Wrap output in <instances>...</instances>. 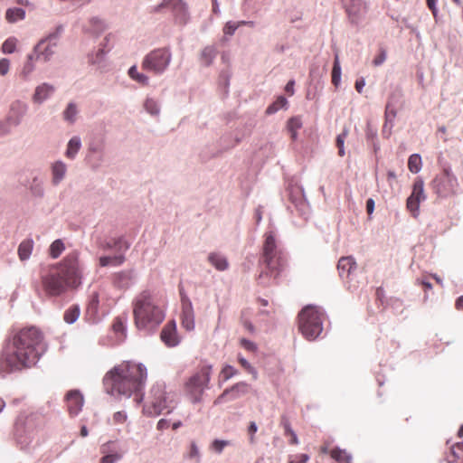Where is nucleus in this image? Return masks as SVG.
<instances>
[{
    "label": "nucleus",
    "mask_w": 463,
    "mask_h": 463,
    "mask_svg": "<svg viewBox=\"0 0 463 463\" xmlns=\"http://www.w3.org/2000/svg\"><path fill=\"white\" fill-rule=\"evenodd\" d=\"M46 350L43 334L36 326L24 327L17 331L2 354V364L10 371L31 367Z\"/></svg>",
    "instance_id": "1"
},
{
    "label": "nucleus",
    "mask_w": 463,
    "mask_h": 463,
    "mask_svg": "<svg viewBox=\"0 0 463 463\" xmlns=\"http://www.w3.org/2000/svg\"><path fill=\"white\" fill-rule=\"evenodd\" d=\"M81 283L78 255L71 253L59 264L41 275V286L46 296L58 297Z\"/></svg>",
    "instance_id": "2"
},
{
    "label": "nucleus",
    "mask_w": 463,
    "mask_h": 463,
    "mask_svg": "<svg viewBox=\"0 0 463 463\" xmlns=\"http://www.w3.org/2000/svg\"><path fill=\"white\" fill-rule=\"evenodd\" d=\"M146 379V369L142 364L123 362L109 371L103 384L108 393L130 397L139 393Z\"/></svg>",
    "instance_id": "3"
},
{
    "label": "nucleus",
    "mask_w": 463,
    "mask_h": 463,
    "mask_svg": "<svg viewBox=\"0 0 463 463\" xmlns=\"http://www.w3.org/2000/svg\"><path fill=\"white\" fill-rule=\"evenodd\" d=\"M132 305L134 323L138 330L152 333L165 317V305L153 291H142L135 298Z\"/></svg>",
    "instance_id": "4"
},
{
    "label": "nucleus",
    "mask_w": 463,
    "mask_h": 463,
    "mask_svg": "<svg viewBox=\"0 0 463 463\" xmlns=\"http://www.w3.org/2000/svg\"><path fill=\"white\" fill-rule=\"evenodd\" d=\"M261 260L265 264V270H262L258 278L260 285H269L270 278L276 279L286 267L285 253L279 248L272 233H267L263 244Z\"/></svg>",
    "instance_id": "5"
},
{
    "label": "nucleus",
    "mask_w": 463,
    "mask_h": 463,
    "mask_svg": "<svg viewBox=\"0 0 463 463\" xmlns=\"http://www.w3.org/2000/svg\"><path fill=\"white\" fill-rule=\"evenodd\" d=\"M323 312L315 306L305 307L298 314V329L307 340L316 339L323 331Z\"/></svg>",
    "instance_id": "6"
},
{
    "label": "nucleus",
    "mask_w": 463,
    "mask_h": 463,
    "mask_svg": "<svg viewBox=\"0 0 463 463\" xmlns=\"http://www.w3.org/2000/svg\"><path fill=\"white\" fill-rule=\"evenodd\" d=\"M211 374L212 366L203 365L185 383V392L190 396L193 402H198L201 401L204 390L208 388Z\"/></svg>",
    "instance_id": "7"
},
{
    "label": "nucleus",
    "mask_w": 463,
    "mask_h": 463,
    "mask_svg": "<svg viewBox=\"0 0 463 463\" xmlns=\"http://www.w3.org/2000/svg\"><path fill=\"white\" fill-rule=\"evenodd\" d=\"M430 186L438 196L449 197L456 194L458 182L451 168L448 165L443 167L441 173L435 176Z\"/></svg>",
    "instance_id": "8"
},
{
    "label": "nucleus",
    "mask_w": 463,
    "mask_h": 463,
    "mask_svg": "<svg viewBox=\"0 0 463 463\" xmlns=\"http://www.w3.org/2000/svg\"><path fill=\"white\" fill-rule=\"evenodd\" d=\"M173 400L169 399L162 384L154 385L149 392L147 404L144 410L149 415H158L167 410L170 412L174 406H171Z\"/></svg>",
    "instance_id": "9"
},
{
    "label": "nucleus",
    "mask_w": 463,
    "mask_h": 463,
    "mask_svg": "<svg viewBox=\"0 0 463 463\" xmlns=\"http://www.w3.org/2000/svg\"><path fill=\"white\" fill-rule=\"evenodd\" d=\"M171 52L167 48L156 49L146 54L142 61V69L154 72L163 73L171 61Z\"/></svg>",
    "instance_id": "10"
},
{
    "label": "nucleus",
    "mask_w": 463,
    "mask_h": 463,
    "mask_svg": "<svg viewBox=\"0 0 463 463\" xmlns=\"http://www.w3.org/2000/svg\"><path fill=\"white\" fill-rule=\"evenodd\" d=\"M162 8L171 10L175 15V22L180 24H185L189 19L186 5L182 0H163L156 7L159 11Z\"/></svg>",
    "instance_id": "11"
},
{
    "label": "nucleus",
    "mask_w": 463,
    "mask_h": 463,
    "mask_svg": "<svg viewBox=\"0 0 463 463\" xmlns=\"http://www.w3.org/2000/svg\"><path fill=\"white\" fill-rule=\"evenodd\" d=\"M249 384L244 382H240L223 391L214 401V404H220L226 401H233L245 395L249 392Z\"/></svg>",
    "instance_id": "12"
},
{
    "label": "nucleus",
    "mask_w": 463,
    "mask_h": 463,
    "mask_svg": "<svg viewBox=\"0 0 463 463\" xmlns=\"http://www.w3.org/2000/svg\"><path fill=\"white\" fill-rule=\"evenodd\" d=\"M43 427V419L41 416L35 414H30L25 417L23 423H16V430L24 429V431L30 437L33 438L34 434L38 433Z\"/></svg>",
    "instance_id": "13"
},
{
    "label": "nucleus",
    "mask_w": 463,
    "mask_h": 463,
    "mask_svg": "<svg viewBox=\"0 0 463 463\" xmlns=\"http://www.w3.org/2000/svg\"><path fill=\"white\" fill-rule=\"evenodd\" d=\"M55 39L56 35L52 34L35 46L33 54L36 61H47L51 58L53 53L52 47L56 45V43L53 42Z\"/></svg>",
    "instance_id": "14"
},
{
    "label": "nucleus",
    "mask_w": 463,
    "mask_h": 463,
    "mask_svg": "<svg viewBox=\"0 0 463 463\" xmlns=\"http://www.w3.org/2000/svg\"><path fill=\"white\" fill-rule=\"evenodd\" d=\"M345 7L354 24H357L367 11L366 3L363 0H345Z\"/></svg>",
    "instance_id": "15"
},
{
    "label": "nucleus",
    "mask_w": 463,
    "mask_h": 463,
    "mask_svg": "<svg viewBox=\"0 0 463 463\" xmlns=\"http://www.w3.org/2000/svg\"><path fill=\"white\" fill-rule=\"evenodd\" d=\"M160 337L167 346L173 347L179 344V337L175 320H170L165 325L161 331Z\"/></svg>",
    "instance_id": "16"
},
{
    "label": "nucleus",
    "mask_w": 463,
    "mask_h": 463,
    "mask_svg": "<svg viewBox=\"0 0 463 463\" xmlns=\"http://www.w3.org/2000/svg\"><path fill=\"white\" fill-rule=\"evenodd\" d=\"M181 324L184 328L191 331L194 328V313L189 299L182 298Z\"/></svg>",
    "instance_id": "17"
},
{
    "label": "nucleus",
    "mask_w": 463,
    "mask_h": 463,
    "mask_svg": "<svg viewBox=\"0 0 463 463\" xmlns=\"http://www.w3.org/2000/svg\"><path fill=\"white\" fill-rule=\"evenodd\" d=\"M67 408L69 413L71 416L77 415L80 411L84 403V399L79 391H70L65 397Z\"/></svg>",
    "instance_id": "18"
},
{
    "label": "nucleus",
    "mask_w": 463,
    "mask_h": 463,
    "mask_svg": "<svg viewBox=\"0 0 463 463\" xmlns=\"http://www.w3.org/2000/svg\"><path fill=\"white\" fill-rule=\"evenodd\" d=\"M99 248L103 250L116 249L117 251L123 253L128 249V244L122 237L111 238L104 242L99 243Z\"/></svg>",
    "instance_id": "19"
},
{
    "label": "nucleus",
    "mask_w": 463,
    "mask_h": 463,
    "mask_svg": "<svg viewBox=\"0 0 463 463\" xmlns=\"http://www.w3.org/2000/svg\"><path fill=\"white\" fill-rule=\"evenodd\" d=\"M355 268L356 263L351 256L342 257L338 260L337 269L340 277H347Z\"/></svg>",
    "instance_id": "20"
},
{
    "label": "nucleus",
    "mask_w": 463,
    "mask_h": 463,
    "mask_svg": "<svg viewBox=\"0 0 463 463\" xmlns=\"http://www.w3.org/2000/svg\"><path fill=\"white\" fill-rule=\"evenodd\" d=\"M132 280L131 271H120L112 276V283L118 288H128Z\"/></svg>",
    "instance_id": "21"
},
{
    "label": "nucleus",
    "mask_w": 463,
    "mask_h": 463,
    "mask_svg": "<svg viewBox=\"0 0 463 463\" xmlns=\"http://www.w3.org/2000/svg\"><path fill=\"white\" fill-rule=\"evenodd\" d=\"M110 444L111 443L104 444L101 447V452L105 454V456L101 458L99 463H115L122 458L123 452L110 450Z\"/></svg>",
    "instance_id": "22"
},
{
    "label": "nucleus",
    "mask_w": 463,
    "mask_h": 463,
    "mask_svg": "<svg viewBox=\"0 0 463 463\" xmlns=\"http://www.w3.org/2000/svg\"><path fill=\"white\" fill-rule=\"evenodd\" d=\"M208 261L218 270L223 271L229 268V262L227 259L216 252H212L208 256Z\"/></svg>",
    "instance_id": "23"
},
{
    "label": "nucleus",
    "mask_w": 463,
    "mask_h": 463,
    "mask_svg": "<svg viewBox=\"0 0 463 463\" xmlns=\"http://www.w3.org/2000/svg\"><path fill=\"white\" fill-rule=\"evenodd\" d=\"M124 261L125 256L123 253H118L115 256H102L99 259V264L100 267H118L122 265Z\"/></svg>",
    "instance_id": "24"
},
{
    "label": "nucleus",
    "mask_w": 463,
    "mask_h": 463,
    "mask_svg": "<svg viewBox=\"0 0 463 463\" xmlns=\"http://www.w3.org/2000/svg\"><path fill=\"white\" fill-rule=\"evenodd\" d=\"M33 248V241L27 239L23 241L18 247V256L21 260H26L30 258Z\"/></svg>",
    "instance_id": "25"
},
{
    "label": "nucleus",
    "mask_w": 463,
    "mask_h": 463,
    "mask_svg": "<svg viewBox=\"0 0 463 463\" xmlns=\"http://www.w3.org/2000/svg\"><path fill=\"white\" fill-rule=\"evenodd\" d=\"M52 182L53 184H57L60 183L66 173V165L64 163L58 161L55 162L52 166Z\"/></svg>",
    "instance_id": "26"
},
{
    "label": "nucleus",
    "mask_w": 463,
    "mask_h": 463,
    "mask_svg": "<svg viewBox=\"0 0 463 463\" xmlns=\"http://www.w3.org/2000/svg\"><path fill=\"white\" fill-rule=\"evenodd\" d=\"M217 50L214 46H206L203 49L200 56L201 62L209 66L212 64L213 61L216 57Z\"/></svg>",
    "instance_id": "27"
},
{
    "label": "nucleus",
    "mask_w": 463,
    "mask_h": 463,
    "mask_svg": "<svg viewBox=\"0 0 463 463\" xmlns=\"http://www.w3.org/2000/svg\"><path fill=\"white\" fill-rule=\"evenodd\" d=\"M302 128V120L301 118L292 117L287 122L288 131L290 133L292 140H296L298 137V130Z\"/></svg>",
    "instance_id": "28"
},
{
    "label": "nucleus",
    "mask_w": 463,
    "mask_h": 463,
    "mask_svg": "<svg viewBox=\"0 0 463 463\" xmlns=\"http://www.w3.org/2000/svg\"><path fill=\"white\" fill-rule=\"evenodd\" d=\"M449 462L463 461V441L457 442L450 449V455L448 458Z\"/></svg>",
    "instance_id": "29"
},
{
    "label": "nucleus",
    "mask_w": 463,
    "mask_h": 463,
    "mask_svg": "<svg viewBox=\"0 0 463 463\" xmlns=\"http://www.w3.org/2000/svg\"><path fill=\"white\" fill-rule=\"evenodd\" d=\"M53 92V87L48 84H43L39 86L34 93V99L38 102H42L47 99Z\"/></svg>",
    "instance_id": "30"
},
{
    "label": "nucleus",
    "mask_w": 463,
    "mask_h": 463,
    "mask_svg": "<svg viewBox=\"0 0 463 463\" xmlns=\"http://www.w3.org/2000/svg\"><path fill=\"white\" fill-rule=\"evenodd\" d=\"M24 17L25 12L21 8H9L5 13V19L8 23H15L19 20H24Z\"/></svg>",
    "instance_id": "31"
},
{
    "label": "nucleus",
    "mask_w": 463,
    "mask_h": 463,
    "mask_svg": "<svg viewBox=\"0 0 463 463\" xmlns=\"http://www.w3.org/2000/svg\"><path fill=\"white\" fill-rule=\"evenodd\" d=\"M410 196L412 198H418L420 201L425 200L426 196L424 194V183H423L422 179L417 178L414 181L413 186H412V192Z\"/></svg>",
    "instance_id": "32"
},
{
    "label": "nucleus",
    "mask_w": 463,
    "mask_h": 463,
    "mask_svg": "<svg viewBox=\"0 0 463 463\" xmlns=\"http://www.w3.org/2000/svg\"><path fill=\"white\" fill-rule=\"evenodd\" d=\"M331 457L338 463H351L352 457L344 449H333L330 452Z\"/></svg>",
    "instance_id": "33"
},
{
    "label": "nucleus",
    "mask_w": 463,
    "mask_h": 463,
    "mask_svg": "<svg viewBox=\"0 0 463 463\" xmlns=\"http://www.w3.org/2000/svg\"><path fill=\"white\" fill-rule=\"evenodd\" d=\"M128 75L132 80H136L137 82L144 86L148 85L149 78L146 75L138 72L137 66L134 65L128 70Z\"/></svg>",
    "instance_id": "34"
},
{
    "label": "nucleus",
    "mask_w": 463,
    "mask_h": 463,
    "mask_svg": "<svg viewBox=\"0 0 463 463\" xmlns=\"http://www.w3.org/2000/svg\"><path fill=\"white\" fill-rule=\"evenodd\" d=\"M421 157L418 154H413L410 156L408 159V168L409 170L413 173L417 174L421 169Z\"/></svg>",
    "instance_id": "35"
},
{
    "label": "nucleus",
    "mask_w": 463,
    "mask_h": 463,
    "mask_svg": "<svg viewBox=\"0 0 463 463\" xmlns=\"http://www.w3.org/2000/svg\"><path fill=\"white\" fill-rule=\"evenodd\" d=\"M80 148V140L78 137H72L67 146L66 156L69 158H73L79 149Z\"/></svg>",
    "instance_id": "36"
},
{
    "label": "nucleus",
    "mask_w": 463,
    "mask_h": 463,
    "mask_svg": "<svg viewBox=\"0 0 463 463\" xmlns=\"http://www.w3.org/2000/svg\"><path fill=\"white\" fill-rule=\"evenodd\" d=\"M80 316V308L78 306H71L69 307L63 316L64 321L68 324L74 323Z\"/></svg>",
    "instance_id": "37"
},
{
    "label": "nucleus",
    "mask_w": 463,
    "mask_h": 463,
    "mask_svg": "<svg viewBox=\"0 0 463 463\" xmlns=\"http://www.w3.org/2000/svg\"><path fill=\"white\" fill-rule=\"evenodd\" d=\"M340 79H341V67H340L338 55H335V61H334V66L332 69V83L335 87H337L340 83Z\"/></svg>",
    "instance_id": "38"
},
{
    "label": "nucleus",
    "mask_w": 463,
    "mask_h": 463,
    "mask_svg": "<svg viewBox=\"0 0 463 463\" xmlns=\"http://www.w3.org/2000/svg\"><path fill=\"white\" fill-rule=\"evenodd\" d=\"M288 101L286 98L279 96L272 104H270L266 110L267 114H273L284 108L287 105Z\"/></svg>",
    "instance_id": "39"
},
{
    "label": "nucleus",
    "mask_w": 463,
    "mask_h": 463,
    "mask_svg": "<svg viewBox=\"0 0 463 463\" xmlns=\"http://www.w3.org/2000/svg\"><path fill=\"white\" fill-rule=\"evenodd\" d=\"M347 136H348V129L344 128L343 131L336 137L335 144L338 148V155L341 157L344 156L345 154L344 144H345V141Z\"/></svg>",
    "instance_id": "40"
},
{
    "label": "nucleus",
    "mask_w": 463,
    "mask_h": 463,
    "mask_svg": "<svg viewBox=\"0 0 463 463\" xmlns=\"http://www.w3.org/2000/svg\"><path fill=\"white\" fill-rule=\"evenodd\" d=\"M420 202L421 201L420 199L412 198L411 196H409L407 199L406 207H407L408 211L411 212V213L412 214L413 217H417L419 214V208H420Z\"/></svg>",
    "instance_id": "41"
},
{
    "label": "nucleus",
    "mask_w": 463,
    "mask_h": 463,
    "mask_svg": "<svg viewBox=\"0 0 463 463\" xmlns=\"http://www.w3.org/2000/svg\"><path fill=\"white\" fill-rule=\"evenodd\" d=\"M64 250V244L61 240L54 241L50 246V255L52 258H58Z\"/></svg>",
    "instance_id": "42"
},
{
    "label": "nucleus",
    "mask_w": 463,
    "mask_h": 463,
    "mask_svg": "<svg viewBox=\"0 0 463 463\" xmlns=\"http://www.w3.org/2000/svg\"><path fill=\"white\" fill-rule=\"evenodd\" d=\"M78 113L77 108L74 103H70L67 109L63 112V118L65 120L73 123L75 121L76 115Z\"/></svg>",
    "instance_id": "43"
},
{
    "label": "nucleus",
    "mask_w": 463,
    "mask_h": 463,
    "mask_svg": "<svg viewBox=\"0 0 463 463\" xmlns=\"http://www.w3.org/2000/svg\"><path fill=\"white\" fill-rule=\"evenodd\" d=\"M14 109L19 110V115L14 119H13L11 118V116L8 118V122L12 125H17L19 123L21 116L25 111V106L24 104H22L21 102L17 101V102L13 103V105H12L11 110L13 111Z\"/></svg>",
    "instance_id": "44"
},
{
    "label": "nucleus",
    "mask_w": 463,
    "mask_h": 463,
    "mask_svg": "<svg viewBox=\"0 0 463 463\" xmlns=\"http://www.w3.org/2000/svg\"><path fill=\"white\" fill-rule=\"evenodd\" d=\"M17 40L14 37L6 39L2 44V52L4 53H13L16 48Z\"/></svg>",
    "instance_id": "45"
},
{
    "label": "nucleus",
    "mask_w": 463,
    "mask_h": 463,
    "mask_svg": "<svg viewBox=\"0 0 463 463\" xmlns=\"http://www.w3.org/2000/svg\"><path fill=\"white\" fill-rule=\"evenodd\" d=\"M126 319L121 317H116L112 324V329L116 334H120L121 335H125L126 331Z\"/></svg>",
    "instance_id": "46"
},
{
    "label": "nucleus",
    "mask_w": 463,
    "mask_h": 463,
    "mask_svg": "<svg viewBox=\"0 0 463 463\" xmlns=\"http://www.w3.org/2000/svg\"><path fill=\"white\" fill-rule=\"evenodd\" d=\"M90 24L91 30L96 33H102L107 28L105 22L99 18H92L90 20Z\"/></svg>",
    "instance_id": "47"
},
{
    "label": "nucleus",
    "mask_w": 463,
    "mask_h": 463,
    "mask_svg": "<svg viewBox=\"0 0 463 463\" xmlns=\"http://www.w3.org/2000/svg\"><path fill=\"white\" fill-rule=\"evenodd\" d=\"M247 23L244 21L239 22V23H233V22H228L226 23L223 33L227 35H232L236 29L240 27L241 25L246 24Z\"/></svg>",
    "instance_id": "48"
},
{
    "label": "nucleus",
    "mask_w": 463,
    "mask_h": 463,
    "mask_svg": "<svg viewBox=\"0 0 463 463\" xmlns=\"http://www.w3.org/2000/svg\"><path fill=\"white\" fill-rule=\"evenodd\" d=\"M145 109L151 115H157L159 113L158 105H157L156 101H155L152 99H147L146 100Z\"/></svg>",
    "instance_id": "49"
},
{
    "label": "nucleus",
    "mask_w": 463,
    "mask_h": 463,
    "mask_svg": "<svg viewBox=\"0 0 463 463\" xmlns=\"http://www.w3.org/2000/svg\"><path fill=\"white\" fill-rule=\"evenodd\" d=\"M238 362L249 373L253 374L254 378L257 377V372L253 366L242 356H238Z\"/></svg>",
    "instance_id": "50"
},
{
    "label": "nucleus",
    "mask_w": 463,
    "mask_h": 463,
    "mask_svg": "<svg viewBox=\"0 0 463 463\" xmlns=\"http://www.w3.org/2000/svg\"><path fill=\"white\" fill-rule=\"evenodd\" d=\"M221 374L223 377V380L227 381L237 374V370L232 365H225L222 368Z\"/></svg>",
    "instance_id": "51"
},
{
    "label": "nucleus",
    "mask_w": 463,
    "mask_h": 463,
    "mask_svg": "<svg viewBox=\"0 0 463 463\" xmlns=\"http://www.w3.org/2000/svg\"><path fill=\"white\" fill-rule=\"evenodd\" d=\"M230 442L228 440L214 439L211 445V448L217 453H221L223 449L228 446Z\"/></svg>",
    "instance_id": "52"
},
{
    "label": "nucleus",
    "mask_w": 463,
    "mask_h": 463,
    "mask_svg": "<svg viewBox=\"0 0 463 463\" xmlns=\"http://www.w3.org/2000/svg\"><path fill=\"white\" fill-rule=\"evenodd\" d=\"M258 430L257 424L254 421H250L248 426V435H249V441L250 444H254L256 442L255 434Z\"/></svg>",
    "instance_id": "53"
},
{
    "label": "nucleus",
    "mask_w": 463,
    "mask_h": 463,
    "mask_svg": "<svg viewBox=\"0 0 463 463\" xmlns=\"http://www.w3.org/2000/svg\"><path fill=\"white\" fill-rule=\"evenodd\" d=\"M308 459L307 454H297L289 457L288 463H307Z\"/></svg>",
    "instance_id": "54"
},
{
    "label": "nucleus",
    "mask_w": 463,
    "mask_h": 463,
    "mask_svg": "<svg viewBox=\"0 0 463 463\" xmlns=\"http://www.w3.org/2000/svg\"><path fill=\"white\" fill-rule=\"evenodd\" d=\"M36 61L35 60V55L33 53L30 54L28 56V61L25 63V65L24 67V70H23V73L24 75L29 74L33 70V61Z\"/></svg>",
    "instance_id": "55"
},
{
    "label": "nucleus",
    "mask_w": 463,
    "mask_h": 463,
    "mask_svg": "<svg viewBox=\"0 0 463 463\" xmlns=\"http://www.w3.org/2000/svg\"><path fill=\"white\" fill-rule=\"evenodd\" d=\"M128 416L124 411H117L113 415V422L115 424H123L126 422Z\"/></svg>",
    "instance_id": "56"
},
{
    "label": "nucleus",
    "mask_w": 463,
    "mask_h": 463,
    "mask_svg": "<svg viewBox=\"0 0 463 463\" xmlns=\"http://www.w3.org/2000/svg\"><path fill=\"white\" fill-rule=\"evenodd\" d=\"M240 343L241 345L247 351L255 352L257 350L256 345L248 339L242 338L241 339Z\"/></svg>",
    "instance_id": "57"
},
{
    "label": "nucleus",
    "mask_w": 463,
    "mask_h": 463,
    "mask_svg": "<svg viewBox=\"0 0 463 463\" xmlns=\"http://www.w3.org/2000/svg\"><path fill=\"white\" fill-rule=\"evenodd\" d=\"M10 61L7 59L0 60V74L5 75L9 71Z\"/></svg>",
    "instance_id": "58"
},
{
    "label": "nucleus",
    "mask_w": 463,
    "mask_h": 463,
    "mask_svg": "<svg viewBox=\"0 0 463 463\" xmlns=\"http://www.w3.org/2000/svg\"><path fill=\"white\" fill-rule=\"evenodd\" d=\"M199 456H200L199 449H198L196 444L194 442H193L190 447V451H189L188 457L190 458L199 459Z\"/></svg>",
    "instance_id": "59"
},
{
    "label": "nucleus",
    "mask_w": 463,
    "mask_h": 463,
    "mask_svg": "<svg viewBox=\"0 0 463 463\" xmlns=\"http://www.w3.org/2000/svg\"><path fill=\"white\" fill-rule=\"evenodd\" d=\"M411 418V415L405 411H402L399 414V420H401V424L402 425L404 422H408L410 419Z\"/></svg>",
    "instance_id": "60"
},
{
    "label": "nucleus",
    "mask_w": 463,
    "mask_h": 463,
    "mask_svg": "<svg viewBox=\"0 0 463 463\" xmlns=\"http://www.w3.org/2000/svg\"><path fill=\"white\" fill-rule=\"evenodd\" d=\"M281 424L284 428L286 435H290L292 432H294L290 427L289 421L287 419H282Z\"/></svg>",
    "instance_id": "61"
},
{
    "label": "nucleus",
    "mask_w": 463,
    "mask_h": 463,
    "mask_svg": "<svg viewBox=\"0 0 463 463\" xmlns=\"http://www.w3.org/2000/svg\"><path fill=\"white\" fill-rule=\"evenodd\" d=\"M437 1L438 0H426L427 6L430 8V10L431 11V13L434 16L437 15V8H436Z\"/></svg>",
    "instance_id": "62"
},
{
    "label": "nucleus",
    "mask_w": 463,
    "mask_h": 463,
    "mask_svg": "<svg viewBox=\"0 0 463 463\" xmlns=\"http://www.w3.org/2000/svg\"><path fill=\"white\" fill-rule=\"evenodd\" d=\"M374 211V201L372 198H369L366 201V212L368 215H371Z\"/></svg>",
    "instance_id": "63"
},
{
    "label": "nucleus",
    "mask_w": 463,
    "mask_h": 463,
    "mask_svg": "<svg viewBox=\"0 0 463 463\" xmlns=\"http://www.w3.org/2000/svg\"><path fill=\"white\" fill-rule=\"evenodd\" d=\"M156 427H157V430H166L169 427V421L167 420L161 419L157 422V426Z\"/></svg>",
    "instance_id": "64"
}]
</instances>
